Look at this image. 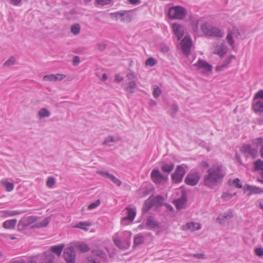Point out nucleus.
I'll list each match as a JSON object with an SVG mask.
<instances>
[{"mask_svg": "<svg viewBox=\"0 0 263 263\" xmlns=\"http://www.w3.org/2000/svg\"><path fill=\"white\" fill-rule=\"evenodd\" d=\"M226 175V171L221 164L212 165L204 176V185L210 188H214L221 182Z\"/></svg>", "mask_w": 263, "mask_h": 263, "instance_id": "1", "label": "nucleus"}, {"mask_svg": "<svg viewBox=\"0 0 263 263\" xmlns=\"http://www.w3.org/2000/svg\"><path fill=\"white\" fill-rule=\"evenodd\" d=\"M167 15L171 19L181 20L186 16V10L182 6H174L169 9Z\"/></svg>", "mask_w": 263, "mask_h": 263, "instance_id": "2", "label": "nucleus"}, {"mask_svg": "<svg viewBox=\"0 0 263 263\" xmlns=\"http://www.w3.org/2000/svg\"><path fill=\"white\" fill-rule=\"evenodd\" d=\"M201 29L203 32L207 35L217 37H222L223 36V33L220 29L213 27L208 23H204L202 25Z\"/></svg>", "mask_w": 263, "mask_h": 263, "instance_id": "3", "label": "nucleus"}, {"mask_svg": "<svg viewBox=\"0 0 263 263\" xmlns=\"http://www.w3.org/2000/svg\"><path fill=\"white\" fill-rule=\"evenodd\" d=\"M36 220V217L34 216H30L28 217H23L19 221L17 224V228L18 230H23L27 227H29L32 223L34 222Z\"/></svg>", "mask_w": 263, "mask_h": 263, "instance_id": "4", "label": "nucleus"}, {"mask_svg": "<svg viewBox=\"0 0 263 263\" xmlns=\"http://www.w3.org/2000/svg\"><path fill=\"white\" fill-rule=\"evenodd\" d=\"M246 157H251L254 158L257 157L258 153L257 147H252L250 144H245L240 149Z\"/></svg>", "mask_w": 263, "mask_h": 263, "instance_id": "5", "label": "nucleus"}, {"mask_svg": "<svg viewBox=\"0 0 263 263\" xmlns=\"http://www.w3.org/2000/svg\"><path fill=\"white\" fill-rule=\"evenodd\" d=\"M180 45L183 53L185 55H189L191 53V48L192 45V39L189 36H185L181 41Z\"/></svg>", "mask_w": 263, "mask_h": 263, "instance_id": "6", "label": "nucleus"}, {"mask_svg": "<svg viewBox=\"0 0 263 263\" xmlns=\"http://www.w3.org/2000/svg\"><path fill=\"white\" fill-rule=\"evenodd\" d=\"M64 257L67 263H75L76 252L72 247H68L65 249Z\"/></svg>", "mask_w": 263, "mask_h": 263, "instance_id": "7", "label": "nucleus"}, {"mask_svg": "<svg viewBox=\"0 0 263 263\" xmlns=\"http://www.w3.org/2000/svg\"><path fill=\"white\" fill-rule=\"evenodd\" d=\"M184 174V168L181 166H178L175 172L172 175V178L173 182L177 183L181 181Z\"/></svg>", "mask_w": 263, "mask_h": 263, "instance_id": "8", "label": "nucleus"}, {"mask_svg": "<svg viewBox=\"0 0 263 263\" xmlns=\"http://www.w3.org/2000/svg\"><path fill=\"white\" fill-rule=\"evenodd\" d=\"M200 179V176L198 173L194 172L189 173L186 177L185 181L189 185L194 186L196 185Z\"/></svg>", "mask_w": 263, "mask_h": 263, "instance_id": "9", "label": "nucleus"}, {"mask_svg": "<svg viewBox=\"0 0 263 263\" xmlns=\"http://www.w3.org/2000/svg\"><path fill=\"white\" fill-rule=\"evenodd\" d=\"M194 65L198 69L202 70L203 73L210 72L212 70V66L203 60L199 59Z\"/></svg>", "mask_w": 263, "mask_h": 263, "instance_id": "10", "label": "nucleus"}, {"mask_svg": "<svg viewBox=\"0 0 263 263\" xmlns=\"http://www.w3.org/2000/svg\"><path fill=\"white\" fill-rule=\"evenodd\" d=\"M152 180L156 184H159L165 180L166 178L158 170H153L151 174Z\"/></svg>", "mask_w": 263, "mask_h": 263, "instance_id": "11", "label": "nucleus"}, {"mask_svg": "<svg viewBox=\"0 0 263 263\" xmlns=\"http://www.w3.org/2000/svg\"><path fill=\"white\" fill-rule=\"evenodd\" d=\"M172 28L174 33L178 38V40H181L184 34L183 26L178 23H175L172 24Z\"/></svg>", "mask_w": 263, "mask_h": 263, "instance_id": "12", "label": "nucleus"}, {"mask_svg": "<svg viewBox=\"0 0 263 263\" xmlns=\"http://www.w3.org/2000/svg\"><path fill=\"white\" fill-rule=\"evenodd\" d=\"M127 211V216L122 218L121 223L123 224H126L128 222H132L134 220L136 212L132 208H126Z\"/></svg>", "mask_w": 263, "mask_h": 263, "instance_id": "13", "label": "nucleus"}, {"mask_svg": "<svg viewBox=\"0 0 263 263\" xmlns=\"http://www.w3.org/2000/svg\"><path fill=\"white\" fill-rule=\"evenodd\" d=\"M66 76L62 74H49L44 76L43 80L45 81L55 82L61 81Z\"/></svg>", "mask_w": 263, "mask_h": 263, "instance_id": "14", "label": "nucleus"}, {"mask_svg": "<svg viewBox=\"0 0 263 263\" xmlns=\"http://www.w3.org/2000/svg\"><path fill=\"white\" fill-rule=\"evenodd\" d=\"M114 241L115 245L121 249H126L130 245V241L128 240L121 241L118 239H115Z\"/></svg>", "mask_w": 263, "mask_h": 263, "instance_id": "15", "label": "nucleus"}, {"mask_svg": "<svg viewBox=\"0 0 263 263\" xmlns=\"http://www.w3.org/2000/svg\"><path fill=\"white\" fill-rule=\"evenodd\" d=\"M232 213H223L220 214L217 218V220L220 224H224L226 222H228V221L232 218Z\"/></svg>", "mask_w": 263, "mask_h": 263, "instance_id": "16", "label": "nucleus"}, {"mask_svg": "<svg viewBox=\"0 0 263 263\" xmlns=\"http://www.w3.org/2000/svg\"><path fill=\"white\" fill-rule=\"evenodd\" d=\"M186 201V195L183 194L181 197L175 201L176 207L177 209H182L184 208V205Z\"/></svg>", "mask_w": 263, "mask_h": 263, "instance_id": "17", "label": "nucleus"}, {"mask_svg": "<svg viewBox=\"0 0 263 263\" xmlns=\"http://www.w3.org/2000/svg\"><path fill=\"white\" fill-rule=\"evenodd\" d=\"M51 219L49 217H46L42 221L37 222L31 226L32 229L46 227L49 223Z\"/></svg>", "mask_w": 263, "mask_h": 263, "instance_id": "18", "label": "nucleus"}, {"mask_svg": "<svg viewBox=\"0 0 263 263\" xmlns=\"http://www.w3.org/2000/svg\"><path fill=\"white\" fill-rule=\"evenodd\" d=\"M16 224V220L15 219L8 220L4 222L3 227L6 229H13L14 228Z\"/></svg>", "mask_w": 263, "mask_h": 263, "instance_id": "19", "label": "nucleus"}, {"mask_svg": "<svg viewBox=\"0 0 263 263\" xmlns=\"http://www.w3.org/2000/svg\"><path fill=\"white\" fill-rule=\"evenodd\" d=\"M54 255L50 252H45L44 253V260L42 263H53Z\"/></svg>", "mask_w": 263, "mask_h": 263, "instance_id": "20", "label": "nucleus"}, {"mask_svg": "<svg viewBox=\"0 0 263 263\" xmlns=\"http://www.w3.org/2000/svg\"><path fill=\"white\" fill-rule=\"evenodd\" d=\"M146 226L148 229H152L158 227V224L154 221L152 216H149L147 218Z\"/></svg>", "mask_w": 263, "mask_h": 263, "instance_id": "21", "label": "nucleus"}, {"mask_svg": "<svg viewBox=\"0 0 263 263\" xmlns=\"http://www.w3.org/2000/svg\"><path fill=\"white\" fill-rule=\"evenodd\" d=\"M247 190L250 191V194H258L263 193V189L256 186H247Z\"/></svg>", "mask_w": 263, "mask_h": 263, "instance_id": "22", "label": "nucleus"}, {"mask_svg": "<svg viewBox=\"0 0 263 263\" xmlns=\"http://www.w3.org/2000/svg\"><path fill=\"white\" fill-rule=\"evenodd\" d=\"M51 112L46 108H42L38 111V116L40 119L49 117Z\"/></svg>", "mask_w": 263, "mask_h": 263, "instance_id": "23", "label": "nucleus"}, {"mask_svg": "<svg viewBox=\"0 0 263 263\" xmlns=\"http://www.w3.org/2000/svg\"><path fill=\"white\" fill-rule=\"evenodd\" d=\"M235 56L233 55H230L229 57L227 58L224 61L222 65L218 66L216 68V70L217 71H221L223 69V68L226 67L228 64H230L231 61L232 59H235Z\"/></svg>", "mask_w": 263, "mask_h": 263, "instance_id": "24", "label": "nucleus"}, {"mask_svg": "<svg viewBox=\"0 0 263 263\" xmlns=\"http://www.w3.org/2000/svg\"><path fill=\"white\" fill-rule=\"evenodd\" d=\"M64 247V244H61L58 246H53L50 248V250L53 253L57 254L58 255H60Z\"/></svg>", "mask_w": 263, "mask_h": 263, "instance_id": "25", "label": "nucleus"}, {"mask_svg": "<svg viewBox=\"0 0 263 263\" xmlns=\"http://www.w3.org/2000/svg\"><path fill=\"white\" fill-rule=\"evenodd\" d=\"M174 168V164L172 163L170 164L163 163L162 167L161 170L163 172L167 174L170 173Z\"/></svg>", "mask_w": 263, "mask_h": 263, "instance_id": "26", "label": "nucleus"}, {"mask_svg": "<svg viewBox=\"0 0 263 263\" xmlns=\"http://www.w3.org/2000/svg\"><path fill=\"white\" fill-rule=\"evenodd\" d=\"M154 205V202H153L151 198H149L144 202L143 207L142 208V212L143 213L148 212Z\"/></svg>", "mask_w": 263, "mask_h": 263, "instance_id": "27", "label": "nucleus"}, {"mask_svg": "<svg viewBox=\"0 0 263 263\" xmlns=\"http://www.w3.org/2000/svg\"><path fill=\"white\" fill-rule=\"evenodd\" d=\"M186 229L190 230L191 232H194L200 229L201 227L198 223L195 222L187 223L185 225Z\"/></svg>", "mask_w": 263, "mask_h": 263, "instance_id": "28", "label": "nucleus"}, {"mask_svg": "<svg viewBox=\"0 0 263 263\" xmlns=\"http://www.w3.org/2000/svg\"><path fill=\"white\" fill-rule=\"evenodd\" d=\"M253 109L255 112H263V101L258 100L253 105Z\"/></svg>", "mask_w": 263, "mask_h": 263, "instance_id": "29", "label": "nucleus"}, {"mask_svg": "<svg viewBox=\"0 0 263 263\" xmlns=\"http://www.w3.org/2000/svg\"><path fill=\"white\" fill-rule=\"evenodd\" d=\"M228 50L227 47H226L224 45H222L220 47H219L218 49H216L214 52L213 53L216 54L220 57L223 56L227 52Z\"/></svg>", "mask_w": 263, "mask_h": 263, "instance_id": "30", "label": "nucleus"}, {"mask_svg": "<svg viewBox=\"0 0 263 263\" xmlns=\"http://www.w3.org/2000/svg\"><path fill=\"white\" fill-rule=\"evenodd\" d=\"M137 87L136 81H132L128 82V86L125 88V90L128 93L132 94L134 92V89Z\"/></svg>", "mask_w": 263, "mask_h": 263, "instance_id": "31", "label": "nucleus"}, {"mask_svg": "<svg viewBox=\"0 0 263 263\" xmlns=\"http://www.w3.org/2000/svg\"><path fill=\"white\" fill-rule=\"evenodd\" d=\"M1 183L5 187L7 192H11L13 190L14 185L12 183L8 182L5 180H1Z\"/></svg>", "mask_w": 263, "mask_h": 263, "instance_id": "32", "label": "nucleus"}, {"mask_svg": "<svg viewBox=\"0 0 263 263\" xmlns=\"http://www.w3.org/2000/svg\"><path fill=\"white\" fill-rule=\"evenodd\" d=\"M76 247L82 252H86L89 250L88 246L85 243H78L76 245Z\"/></svg>", "mask_w": 263, "mask_h": 263, "instance_id": "33", "label": "nucleus"}, {"mask_svg": "<svg viewBox=\"0 0 263 263\" xmlns=\"http://www.w3.org/2000/svg\"><path fill=\"white\" fill-rule=\"evenodd\" d=\"M121 17V21L122 22H129L131 21V17L130 16L126 13V12H120V16Z\"/></svg>", "mask_w": 263, "mask_h": 263, "instance_id": "34", "label": "nucleus"}, {"mask_svg": "<svg viewBox=\"0 0 263 263\" xmlns=\"http://www.w3.org/2000/svg\"><path fill=\"white\" fill-rule=\"evenodd\" d=\"M81 27L79 24H74L71 26V31L74 35H78L80 32Z\"/></svg>", "mask_w": 263, "mask_h": 263, "instance_id": "35", "label": "nucleus"}, {"mask_svg": "<svg viewBox=\"0 0 263 263\" xmlns=\"http://www.w3.org/2000/svg\"><path fill=\"white\" fill-rule=\"evenodd\" d=\"M229 184L234 185L238 189H241L242 187V184L240 183V180L238 178L234 179L232 182L230 180H229Z\"/></svg>", "mask_w": 263, "mask_h": 263, "instance_id": "36", "label": "nucleus"}, {"mask_svg": "<svg viewBox=\"0 0 263 263\" xmlns=\"http://www.w3.org/2000/svg\"><path fill=\"white\" fill-rule=\"evenodd\" d=\"M255 169L256 171H263V161L261 159H258L254 163Z\"/></svg>", "mask_w": 263, "mask_h": 263, "instance_id": "37", "label": "nucleus"}, {"mask_svg": "<svg viewBox=\"0 0 263 263\" xmlns=\"http://www.w3.org/2000/svg\"><path fill=\"white\" fill-rule=\"evenodd\" d=\"M92 254L98 257H100L101 258L105 259L106 258V254L100 250H93L91 251Z\"/></svg>", "mask_w": 263, "mask_h": 263, "instance_id": "38", "label": "nucleus"}, {"mask_svg": "<svg viewBox=\"0 0 263 263\" xmlns=\"http://www.w3.org/2000/svg\"><path fill=\"white\" fill-rule=\"evenodd\" d=\"M144 242V237L142 235H137L134 240V245H139Z\"/></svg>", "mask_w": 263, "mask_h": 263, "instance_id": "39", "label": "nucleus"}, {"mask_svg": "<svg viewBox=\"0 0 263 263\" xmlns=\"http://www.w3.org/2000/svg\"><path fill=\"white\" fill-rule=\"evenodd\" d=\"M153 202H154V204L160 205L162 204L164 199L161 196H157V197L151 199Z\"/></svg>", "mask_w": 263, "mask_h": 263, "instance_id": "40", "label": "nucleus"}, {"mask_svg": "<svg viewBox=\"0 0 263 263\" xmlns=\"http://www.w3.org/2000/svg\"><path fill=\"white\" fill-rule=\"evenodd\" d=\"M90 224L89 223L86 222H80L77 225H76L74 227L79 228L85 231H87V229L86 227L90 226Z\"/></svg>", "mask_w": 263, "mask_h": 263, "instance_id": "41", "label": "nucleus"}, {"mask_svg": "<svg viewBox=\"0 0 263 263\" xmlns=\"http://www.w3.org/2000/svg\"><path fill=\"white\" fill-rule=\"evenodd\" d=\"M119 139L118 138L115 139L113 136H109L105 139V141L103 142V144H105L108 146H110V142H116Z\"/></svg>", "mask_w": 263, "mask_h": 263, "instance_id": "42", "label": "nucleus"}, {"mask_svg": "<svg viewBox=\"0 0 263 263\" xmlns=\"http://www.w3.org/2000/svg\"><path fill=\"white\" fill-rule=\"evenodd\" d=\"M263 143V138L259 137L256 139H254L252 140V144L255 146V147H257L258 149V146L260 145Z\"/></svg>", "mask_w": 263, "mask_h": 263, "instance_id": "43", "label": "nucleus"}, {"mask_svg": "<svg viewBox=\"0 0 263 263\" xmlns=\"http://www.w3.org/2000/svg\"><path fill=\"white\" fill-rule=\"evenodd\" d=\"M114 183H115L118 187H120L122 184V181L116 177L114 175H110L109 179Z\"/></svg>", "mask_w": 263, "mask_h": 263, "instance_id": "44", "label": "nucleus"}, {"mask_svg": "<svg viewBox=\"0 0 263 263\" xmlns=\"http://www.w3.org/2000/svg\"><path fill=\"white\" fill-rule=\"evenodd\" d=\"M126 77L129 81H135L137 79L135 72L130 70H129L127 72Z\"/></svg>", "mask_w": 263, "mask_h": 263, "instance_id": "45", "label": "nucleus"}, {"mask_svg": "<svg viewBox=\"0 0 263 263\" xmlns=\"http://www.w3.org/2000/svg\"><path fill=\"white\" fill-rule=\"evenodd\" d=\"M145 64L146 66H153L157 64V60L151 57L146 60Z\"/></svg>", "mask_w": 263, "mask_h": 263, "instance_id": "46", "label": "nucleus"}, {"mask_svg": "<svg viewBox=\"0 0 263 263\" xmlns=\"http://www.w3.org/2000/svg\"><path fill=\"white\" fill-rule=\"evenodd\" d=\"M55 183V178L52 177H49L47 178V180L46 182V185L49 187L51 188L53 186V185Z\"/></svg>", "mask_w": 263, "mask_h": 263, "instance_id": "47", "label": "nucleus"}, {"mask_svg": "<svg viewBox=\"0 0 263 263\" xmlns=\"http://www.w3.org/2000/svg\"><path fill=\"white\" fill-rule=\"evenodd\" d=\"M236 193H235L233 194H230L228 193H223L221 195V198L226 201H227L230 199H231L233 196H235Z\"/></svg>", "mask_w": 263, "mask_h": 263, "instance_id": "48", "label": "nucleus"}, {"mask_svg": "<svg viewBox=\"0 0 263 263\" xmlns=\"http://www.w3.org/2000/svg\"><path fill=\"white\" fill-rule=\"evenodd\" d=\"M15 62V59L13 57H11L8 60H7L4 63L5 66H10L13 65Z\"/></svg>", "mask_w": 263, "mask_h": 263, "instance_id": "49", "label": "nucleus"}, {"mask_svg": "<svg viewBox=\"0 0 263 263\" xmlns=\"http://www.w3.org/2000/svg\"><path fill=\"white\" fill-rule=\"evenodd\" d=\"M100 203H101L100 200L98 199L95 202L90 203L88 206V209H89V210L97 208V206H98L100 204Z\"/></svg>", "mask_w": 263, "mask_h": 263, "instance_id": "50", "label": "nucleus"}, {"mask_svg": "<svg viewBox=\"0 0 263 263\" xmlns=\"http://www.w3.org/2000/svg\"><path fill=\"white\" fill-rule=\"evenodd\" d=\"M96 2L99 5L104 6L111 4L112 0H96Z\"/></svg>", "mask_w": 263, "mask_h": 263, "instance_id": "51", "label": "nucleus"}, {"mask_svg": "<svg viewBox=\"0 0 263 263\" xmlns=\"http://www.w3.org/2000/svg\"><path fill=\"white\" fill-rule=\"evenodd\" d=\"M161 92V89L159 87H156L154 88L153 94L155 98H157L160 96Z\"/></svg>", "mask_w": 263, "mask_h": 263, "instance_id": "52", "label": "nucleus"}, {"mask_svg": "<svg viewBox=\"0 0 263 263\" xmlns=\"http://www.w3.org/2000/svg\"><path fill=\"white\" fill-rule=\"evenodd\" d=\"M97 173L98 174L102 176V177H105L106 178H108V179H109L110 175H111V174H110L107 172L102 171H97Z\"/></svg>", "mask_w": 263, "mask_h": 263, "instance_id": "53", "label": "nucleus"}, {"mask_svg": "<svg viewBox=\"0 0 263 263\" xmlns=\"http://www.w3.org/2000/svg\"><path fill=\"white\" fill-rule=\"evenodd\" d=\"M227 41L229 43V44L230 46H232L234 44V41L233 39V36L231 32H230L228 34L227 37H226Z\"/></svg>", "mask_w": 263, "mask_h": 263, "instance_id": "54", "label": "nucleus"}, {"mask_svg": "<svg viewBox=\"0 0 263 263\" xmlns=\"http://www.w3.org/2000/svg\"><path fill=\"white\" fill-rule=\"evenodd\" d=\"M172 116H175L178 111V106L176 104H173L171 107Z\"/></svg>", "mask_w": 263, "mask_h": 263, "instance_id": "55", "label": "nucleus"}, {"mask_svg": "<svg viewBox=\"0 0 263 263\" xmlns=\"http://www.w3.org/2000/svg\"><path fill=\"white\" fill-rule=\"evenodd\" d=\"M255 254L259 256H263V249L262 248H257L255 249Z\"/></svg>", "mask_w": 263, "mask_h": 263, "instance_id": "56", "label": "nucleus"}, {"mask_svg": "<svg viewBox=\"0 0 263 263\" xmlns=\"http://www.w3.org/2000/svg\"><path fill=\"white\" fill-rule=\"evenodd\" d=\"M263 99V89L259 90L255 94L254 99Z\"/></svg>", "mask_w": 263, "mask_h": 263, "instance_id": "57", "label": "nucleus"}, {"mask_svg": "<svg viewBox=\"0 0 263 263\" xmlns=\"http://www.w3.org/2000/svg\"><path fill=\"white\" fill-rule=\"evenodd\" d=\"M97 46L99 50L103 51L105 49L106 44L103 42L97 44Z\"/></svg>", "mask_w": 263, "mask_h": 263, "instance_id": "58", "label": "nucleus"}, {"mask_svg": "<svg viewBox=\"0 0 263 263\" xmlns=\"http://www.w3.org/2000/svg\"><path fill=\"white\" fill-rule=\"evenodd\" d=\"M233 33L234 34H236V36L237 37L240 36V32L236 27H234L233 28Z\"/></svg>", "mask_w": 263, "mask_h": 263, "instance_id": "59", "label": "nucleus"}, {"mask_svg": "<svg viewBox=\"0 0 263 263\" xmlns=\"http://www.w3.org/2000/svg\"><path fill=\"white\" fill-rule=\"evenodd\" d=\"M198 21H195L193 23L192 29L194 32H197L198 30Z\"/></svg>", "mask_w": 263, "mask_h": 263, "instance_id": "60", "label": "nucleus"}, {"mask_svg": "<svg viewBox=\"0 0 263 263\" xmlns=\"http://www.w3.org/2000/svg\"><path fill=\"white\" fill-rule=\"evenodd\" d=\"M80 63V59L79 57L75 56L73 59V64L75 66L78 65Z\"/></svg>", "mask_w": 263, "mask_h": 263, "instance_id": "61", "label": "nucleus"}, {"mask_svg": "<svg viewBox=\"0 0 263 263\" xmlns=\"http://www.w3.org/2000/svg\"><path fill=\"white\" fill-rule=\"evenodd\" d=\"M161 50L162 52L166 53L169 51V48L167 46H163L161 47Z\"/></svg>", "mask_w": 263, "mask_h": 263, "instance_id": "62", "label": "nucleus"}, {"mask_svg": "<svg viewBox=\"0 0 263 263\" xmlns=\"http://www.w3.org/2000/svg\"><path fill=\"white\" fill-rule=\"evenodd\" d=\"M115 80L116 81H117L118 82H120L123 81V78L122 77H121L118 74H116L115 76Z\"/></svg>", "mask_w": 263, "mask_h": 263, "instance_id": "63", "label": "nucleus"}, {"mask_svg": "<svg viewBox=\"0 0 263 263\" xmlns=\"http://www.w3.org/2000/svg\"><path fill=\"white\" fill-rule=\"evenodd\" d=\"M21 1L22 0H11V3L13 5L16 6L18 5Z\"/></svg>", "mask_w": 263, "mask_h": 263, "instance_id": "64", "label": "nucleus"}]
</instances>
